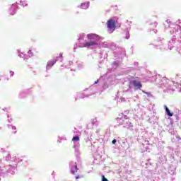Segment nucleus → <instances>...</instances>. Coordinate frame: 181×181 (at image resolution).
<instances>
[{
	"mask_svg": "<svg viewBox=\"0 0 181 181\" xmlns=\"http://www.w3.org/2000/svg\"><path fill=\"white\" fill-rule=\"evenodd\" d=\"M99 57L100 59H103V60H105V59L108 57V54L107 52L104 53V52H101L99 54Z\"/></svg>",
	"mask_w": 181,
	"mask_h": 181,
	"instance_id": "18",
	"label": "nucleus"
},
{
	"mask_svg": "<svg viewBox=\"0 0 181 181\" xmlns=\"http://www.w3.org/2000/svg\"><path fill=\"white\" fill-rule=\"evenodd\" d=\"M18 56H19V57H21L22 59H23L25 57V54L20 53V54H18Z\"/></svg>",
	"mask_w": 181,
	"mask_h": 181,
	"instance_id": "35",
	"label": "nucleus"
},
{
	"mask_svg": "<svg viewBox=\"0 0 181 181\" xmlns=\"http://www.w3.org/2000/svg\"><path fill=\"white\" fill-rule=\"evenodd\" d=\"M78 8H81V9H88L90 8V1L81 3V5L78 6Z\"/></svg>",
	"mask_w": 181,
	"mask_h": 181,
	"instance_id": "14",
	"label": "nucleus"
},
{
	"mask_svg": "<svg viewBox=\"0 0 181 181\" xmlns=\"http://www.w3.org/2000/svg\"><path fill=\"white\" fill-rule=\"evenodd\" d=\"M175 89L177 88L178 93H181V83L176 85Z\"/></svg>",
	"mask_w": 181,
	"mask_h": 181,
	"instance_id": "26",
	"label": "nucleus"
},
{
	"mask_svg": "<svg viewBox=\"0 0 181 181\" xmlns=\"http://www.w3.org/2000/svg\"><path fill=\"white\" fill-rule=\"evenodd\" d=\"M117 120L119 122L120 125H123L124 128H133L134 124L128 119V116L122 114L120 117H117Z\"/></svg>",
	"mask_w": 181,
	"mask_h": 181,
	"instance_id": "6",
	"label": "nucleus"
},
{
	"mask_svg": "<svg viewBox=\"0 0 181 181\" xmlns=\"http://www.w3.org/2000/svg\"><path fill=\"white\" fill-rule=\"evenodd\" d=\"M169 173L171 174L172 175H175V170H170Z\"/></svg>",
	"mask_w": 181,
	"mask_h": 181,
	"instance_id": "39",
	"label": "nucleus"
},
{
	"mask_svg": "<svg viewBox=\"0 0 181 181\" xmlns=\"http://www.w3.org/2000/svg\"><path fill=\"white\" fill-rule=\"evenodd\" d=\"M78 67H83V65L78 64Z\"/></svg>",
	"mask_w": 181,
	"mask_h": 181,
	"instance_id": "48",
	"label": "nucleus"
},
{
	"mask_svg": "<svg viewBox=\"0 0 181 181\" xmlns=\"http://www.w3.org/2000/svg\"><path fill=\"white\" fill-rule=\"evenodd\" d=\"M132 86L135 88L136 90H141V88H142V83H141V82L136 80H133L129 85L128 89H124V91L125 93H131V91H132Z\"/></svg>",
	"mask_w": 181,
	"mask_h": 181,
	"instance_id": "9",
	"label": "nucleus"
},
{
	"mask_svg": "<svg viewBox=\"0 0 181 181\" xmlns=\"http://www.w3.org/2000/svg\"><path fill=\"white\" fill-rule=\"evenodd\" d=\"M108 87L109 85L107 83H104L103 87L100 89L97 88V86H92L93 91H95L96 93H103V91H104V90H107Z\"/></svg>",
	"mask_w": 181,
	"mask_h": 181,
	"instance_id": "12",
	"label": "nucleus"
},
{
	"mask_svg": "<svg viewBox=\"0 0 181 181\" xmlns=\"http://www.w3.org/2000/svg\"><path fill=\"white\" fill-rule=\"evenodd\" d=\"M8 129H12L13 131V132L14 134H16V127L12 125V124H7Z\"/></svg>",
	"mask_w": 181,
	"mask_h": 181,
	"instance_id": "22",
	"label": "nucleus"
},
{
	"mask_svg": "<svg viewBox=\"0 0 181 181\" xmlns=\"http://www.w3.org/2000/svg\"><path fill=\"white\" fill-rule=\"evenodd\" d=\"M124 114H129V110H126V111L124 112Z\"/></svg>",
	"mask_w": 181,
	"mask_h": 181,
	"instance_id": "44",
	"label": "nucleus"
},
{
	"mask_svg": "<svg viewBox=\"0 0 181 181\" xmlns=\"http://www.w3.org/2000/svg\"><path fill=\"white\" fill-rule=\"evenodd\" d=\"M150 25H153V28H156V26H158V23L154 22V23H151Z\"/></svg>",
	"mask_w": 181,
	"mask_h": 181,
	"instance_id": "34",
	"label": "nucleus"
},
{
	"mask_svg": "<svg viewBox=\"0 0 181 181\" xmlns=\"http://www.w3.org/2000/svg\"><path fill=\"white\" fill-rule=\"evenodd\" d=\"M88 40L86 39V34L81 33L79 35L78 40L79 42V47H91V46H98L101 42V37L97 34L90 33L86 35Z\"/></svg>",
	"mask_w": 181,
	"mask_h": 181,
	"instance_id": "4",
	"label": "nucleus"
},
{
	"mask_svg": "<svg viewBox=\"0 0 181 181\" xmlns=\"http://www.w3.org/2000/svg\"><path fill=\"white\" fill-rule=\"evenodd\" d=\"M76 49H77V44H76V45H74V52H76Z\"/></svg>",
	"mask_w": 181,
	"mask_h": 181,
	"instance_id": "40",
	"label": "nucleus"
},
{
	"mask_svg": "<svg viewBox=\"0 0 181 181\" xmlns=\"http://www.w3.org/2000/svg\"><path fill=\"white\" fill-rule=\"evenodd\" d=\"M7 118H8V122H12V121H13V119L9 118V115H7Z\"/></svg>",
	"mask_w": 181,
	"mask_h": 181,
	"instance_id": "33",
	"label": "nucleus"
},
{
	"mask_svg": "<svg viewBox=\"0 0 181 181\" xmlns=\"http://www.w3.org/2000/svg\"><path fill=\"white\" fill-rule=\"evenodd\" d=\"M26 162V158L19 157L16 156L12 157L11 153L8 152L4 156L3 162H7L8 164L0 167V180L1 177H8V176H13L16 172V168H18V163L20 162ZM2 160L0 159V163Z\"/></svg>",
	"mask_w": 181,
	"mask_h": 181,
	"instance_id": "2",
	"label": "nucleus"
},
{
	"mask_svg": "<svg viewBox=\"0 0 181 181\" xmlns=\"http://www.w3.org/2000/svg\"><path fill=\"white\" fill-rule=\"evenodd\" d=\"M145 94H146L147 97L151 98L153 99V100H155V96L153 95H152L150 92H144Z\"/></svg>",
	"mask_w": 181,
	"mask_h": 181,
	"instance_id": "23",
	"label": "nucleus"
},
{
	"mask_svg": "<svg viewBox=\"0 0 181 181\" xmlns=\"http://www.w3.org/2000/svg\"><path fill=\"white\" fill-rule=\"evenodd\" d=\"M170 159H174V160H175V156H173V155H170Z\"/></svg>",
	"mask_w": 181,
	"mask_h": 181,
	"instance_id": "43",
	"label": "nucleus"
},
{
	"mask_svg": "<svg viewBox=\"0 0 181 181\" xmlns=\"http://www.w3.org/2000/svg\"><path fill=\"white\" fill-rule=\"evenodd\" d=\"M14 74H15V72L10 71V77H13Z\"/></svg>",
	"mask_w": 181,
	"mask_h": 181,
	"instance_id": "36",
	"label": "nucleus"
},
{
	"mask_svg": "<svg viewBox=\"0 0 181 181\" xmlns=\"http://www.w3.org/2000/svg\"><path fill=\"white\" fill-rule=\"evenodd\" d=\"M121 26V25H119L118 27L119 28Z\"/></svg>",
	"mask_w": 181,
	"mask_h": 181,
	"instance_id": "53",
	"label": "nucleus"
},
{
	"mask_svg": "<svg viewBox=\"0 0 181 181\" xmlns=\"http://www.w3.org/2000/svg\"><path fill=\"white\" fill-rule=\"evenodd\" d=\"M58 142H59V144H62V140H58Z\"/></svg>",
	"mask_w": 181,
	"mask_h": 181,
	"instance_id": "49",
	"label": "nucleus"
},
{
	"mask_svg": "<svg viewBox=\"0 0 181 181\" xmlns=\"http://www.w3.org/2000/svg\"><path fill=\"white\" fill-rule=\"evenodd\" d=\"M0 152H5V148H0Z\"/></svg>",
	"mask_w": 181,
	"mask_h": 181,
	"instance_id": "41",
	"label": "nucleus"
},
{
	"mask_svg": "<svg viewBox=\"0 0 181 181\" xmlns=\"http://www.w3.org/2000/svg\"><path fill=\"white\" fill-rule=\"evenodd\" d=\"M122 101H125V98H122Z\"/></svg>",
	"mask_w": 181,
	"mask_h": 181,
	"instance_id": "47",
	"label": "nucleus"
},
{
	"mask_svg": "<svg viewBox=\"0 0 181 181\" xmlns=\"http://www.w3.org/2000/svg\"><path fill=\"white\" fill-rule=\"evenodd\" d=\"M52 175H54V171H53Z\"/></svg>",
	"mask_w": 181,
	"mask_h": 181,
	"instance_id": "51",
	"label": "nucleus"
},
{
	"mask_svg": "<svg viewBox=\"0 0 181 181\" xmlns=\"http://www.w3.org/2000/svg\"><path fill=\"white\" fill-rule=\"evenodd\" d=\"M18 3H15L12 4L11 8L8 10V13L10 15H15V13H16V9H18Z\"/></svg>",
	"mask_w": 181,
	"mask_h": 181,
	"instance_id": "13",
	"label": "nucleus"
},
{
	"mask_svg": "<svg viewBox=\"0 0 181 181\" xmlns=\"http://www.w3.org/2000/svg\"><path fill=\"white\" fill-rule=\"evenodd\" d=\"M130 37H131V35H129V29L127 28L125 39H129Z\"/></svg>",
	"mask_w": 181,
	"mask_h": 181,
	"instance_id": "24",
	"label": "nucleus"
},
{
	"mask_svg": "<svg viewBox=\"0 0 181 181\" xmlns=\"http://www.w3.org/2000/svg\"><path fill=\"white\" fill-rule=\"evenodd\" d=\"M164 110H165V114L168 115V117H173V112H170V110H169V107H168L166 105H164Z\"/></svg>",
	"mask_w": 181,
	"mask_h": 181,
	"instance_id": "15",
	"label": "nucleus"
},
{
	"mask_svg": "<svg viewBox=\"0 0 181 181\" xmlns=\"http://www.w3.org/2000/svg\"><path fill=\"white\" fill-rule=\"evenodd\" d=\"M92 125H94L95 127H97L98 125V121H97V119H94L93 120Z\"/></svg>",
	"mask_w": 181,
	"mask_h": 181,
	"instance_id": "27",
	"label": "nucleus"
},
{
	"mask_svg": "<svg viewBox=\"0 0 181 181\" xmlns=\"http://www.w3.org/2000/svg\"><path fill=\"white\" fill-rule=\"evenodd\" d=\"M180 22H179V23H181V22H180V20H178Z\"/></svg>",
	"mask_w": 181,
	"mask_h": 181,
	"instance_id": "52",
	"label": "nucleus"
},
{
	"mask_svg": "<svg viewBox=\"0 0 181 181\" xmlns=\"http://www.w3.org/2000/svg\"><path fill=\"white\" fill-rule=\"evenodd\" d=\"M150 121H151V119H148V122H150Z\"/></svg>",
	"mask_w": 181,
	"mask_h": 181,
	"instance_id": "54",
	"label": "nucleus"
},
{
	"mask_svg": "<svg viewBox=\"0 0 181 181\" xmlns=\"http://www.w3.org/2000/svg\"><path fill=\"white\" fill-rule=\"evenodd\" d=\"M102 181H108V179L105 177L104 175H102Z\"/></svg>",
	"mask_w": 181,
	"mask_h": 181,
	"instance_id": "32",
	"label": "nucleus"
},
{
	"mask_svg": "<svg viewBox=\"0 0 181 181\" xmlns=\"http://www.w3.org/2000/svg\"><path fill=\"white\" fill-rule=\"evenodd\" d=\"M153 78L158 87L162 88L164 93L168 94H173L177 88L176 86L181 83L180 74H177L175 78H172L171 81L166 78V77H160L159 75L153 76Z\"/></svg>",
	"mask_w": 181,
	"mask_h": 181,
	"instance_id": "3",
	"label": "nucleus"
},
{
	"mask_svg": "<svg viewBox=\"0 0 181 181\" xmlns=\"http://www.w3.org/2000/svg\"><path fill=\"white\" fill-rule=\"evenodd\" d=\"M59 60H60V62H63V53H60L59 56L57 57L55 59H51L47 62L46 71H48V70H50V69H52V67H53Z\"/></svg>",
	"mask_w": 181,
	"mask_h": 181,
	"instance_id": "8",
	"label": "nucleus"
},
{
	"mask_svg": "<svg viewBox=\"0 0 181 181\" xmlns=\"http://www.w3.org/2000/svg\"><path fill=\"white\" fill-rule=\"evenodd\" d=\"M107 28L108 33H114L115 29H117V22L115 19L110 18L107 22Z\"/></svg>",
	"mask_w": 181,
	"mask_h": 181,
	"instance_id": "10",
	"label": "nucleus"
},
{
	"mask_svg": "<svg viewBox=\"0 0 181 181\" xmlns=\"http://www.w3.org/2000/svg\"><path fill=\"white\" fill-rule=\"evenodd\" d=\"M172 134H175V132H173Z\"/></svg>",
	"mask_w": 181,
	"mask_h": 181,
	"instance_id": "55",
	"label": "nucleus"
},
{
	"mask_svg": "<svg viewBox=\"0 0 181 181\" xmlns=\"http://www.w3.org/2000/svg\"><path fill=\"white\" fill-rule=\"evenodd\" d=\"M72 141L74 142V153L76 158H79L80 156V143L78 141H80V136H75L72 138Z\"/></svg>",
	"mask_w": 181,
	"mask_h": 181,
	"instance_id": "7",
	"label": "nucleus"
},
{
	"mask_svg": "<svg viewBox=\"0 0 181 181\" xmlns=\"http://www.w3.org/2000/svg\"><path fill=\"white\" fill-rule=\"evenodd\" d=\"M23 59H24V60L26 62L27 60L29 59V55L28 56L26 54H24V57Z\"/></svg>",
	"mask_w": 181,
	"mask_h": 181,
	"instance_id": "30",
	"label": "nucleus"
},
{
	"mask_svg": "<svg viewBox=\"0 0 181 181\" xmlns=\"http://www.w3.org/2000/svg\"><path fill=\"white\" fill-rule=\"evenodd\" d=\"M75 178L77 180V179H80V178H81V176H80V175H76V177H75Z\"/></svg>",
	"mask_w": 181,
	"mask_h": 181,
	"instance_id": "42",
	"label": "nucleus"
},
{
	"mask_svg": "<svg viewBox=\"0 0 181 181\" xmlns=\"http://www.w3.org/2000/svg\"><path fill=\"white\" fill-rule=\"evenodd\" d=\"M94 84H98V80L94 82Z\"/></svg>",
	"mask_w": 181,
	"mask_h": 181,
	"instance_id": "46",
	"label": "nucleus"
},
{
	"mask_svg": "<svg viewBox=\"0 0 181 181\" xmlns=\"http://www.w3.org/2000/svg\"><path fill=\"white\" fill-rule=\"evenodd\" d=\"M100 46H101L102 47H104L105 49H109L110 41L102 42V43L100 44Z\"/></svg>",
	"mask_w": 181,
	"mask_h": 181,
	"instance_id": "21",
	"label": "nucleus"
},
{
	"mask_svg": "<svg viewBox=\"0 0 181 181\" xmlns=\"http://www.w3.org/2000/svg\"><path fill=\"white\" fill-rule=\"evenodd\" d=\"M170 33L173 35V37L169 41L168 45L165 44V39L158 37L156 39L157 46H159L161 50H172L174 48L181 56V26L179 25H175Z\"/></svg>",
	"mask_w": 181,
	"mask_h": 181,
	"instance_id": "1",
	"label": "nucleus"
},
{
	"mask_svg": "<svg viewBox=\"0 0 181 181\" xmlns=\"http://www.w3.org/2000/svg\"><path fill=\"white\" fill-rule=\"evenodd\" d=\"M3 111H6V112H8L9 111V108L8 107H4L2 109Z\"/></svg>",
	"mask_w": 181,
	"mask_h": 181,
	"instance_id": "37",
	"label": "nucleus"
},
{
	"mask_svg": "<svg viewBox=\"0 0 181 181\" xmlns=\"http://www.w3.org/2000/svg\"><path fill=\"white\" fill-rule=\"evenodd\" d=\"M153 31V32H154V33H158V30H155V29H153V28H152V29H148V32H151V31Z\"/></svg>",
	"mask_w": 181,
	"mask_h": 181,
	"instance_id": "31",
	"label": "nucleus"
},
{
	"mask_svg": "<svg viewBox=\"0 0 181 181\" xmlns=\"http://www.w3.org/2000/svg\"><path fill=\"white\" fill-rule=\"evenodd\" d=\"M97 93L95 90H93L92 86L89 88L84 90L83 92L76 93V97H75V101H77V98H86V97H90L94 95Z\"/></svg>",
	"mask_w": 181,
	"mask_h": 181,
	"instance_id": "5",
	"label": "nucleus"
},
{
	"mask_svg": "<svg viewBox=\"0 0 181 181\" xmlns=\"http://www.w3.org/2000/svg\"><path fill=\"white\" fill-rule=\"evenodd\" d=\"M69 169L70 173H71V175H76V173H77V171L78 170V167H77V163L74 161H71L69 163Z\"/></svg>",
	"mask_w": 181,
	"mask_h": 181,
	"instance_id": "11",
	"label": "nucleus"
},
{
	"mask_svg": "<svg viewBox=\"0 0 181 181\" xmlns=\"http://www.w3.org/2000/svg\"><path fill=\"white\" fill-rule=\"evenodd\" d=\"M109 49L110 50H115L117 49V45L114 42H109Z\"/></svg>",
	"mask_w": 181,
	"mask_h": 181,
	"instance_id": "19",
	"label": "nucleus"
},
{
	"mask_svg": "<svg viewBox=\"0 0 181 181\" xmlns=\"http://www.w3.org/2000/svg\"><path fill=\"white\" fill-rule=\"evenodd\" d=\"M28 90H23L19 93L18 94V98L22 99V98H25L26 95H28Z\"/></svg>",
	"mask_w": 181,
	"mask_h": 181,
	"instance_id": "16",
	"label": "nucleus"
},
{
	"mask_svg": "<svg viewBox=\"0 0 181 181\" xmlns=\"http://www.w3.org/2000/svg\"><path fill=\"white\" fill-rule=\"evenodd\" d=\"M177 139H181L180 136H177Z\"/></svg>",
	"mask_w": 181,
	"mask_h": 181,
	"instance_id": "50",
	"label": "nucleus"
},
{
	"mask_svg": "<svg viewBox=\"0 0 181 181\" xmlns=\"http://www.w3.org/2000/svg\"><path fill=\"white\" fill-rule=\"evenodd\" d=\"M139 63L138 62H134V66H138Z\"/></svg>",
	"mask_w": 181,
	"mask_h": 181,
	"instance_id": "45",
	"label": "nucleus"
},
{
	"mask_svg": "<svg viewBox=\"0 0 181 181\" xmlns=\"http://www.w3.org/2000/svg\"><path fill=\"white\" fill-rule=\"evenodd\" d=\"M112 144L113 145H115L117 144V139H114L112 141Z\"/></svg>",
	"mask_w": 181,
	"mask_h": 181,
	"instance_id": "38",
	"label": "nucleus"
},
{
	"mask_svg": "<svg viewBox=\"0 0 181 181\" xmlns=\"http://www.w3.org/2000/svg\"><path fill=\"white\" fill-rule=\"evenodd\" d=\"M29 57H32L33 56V52H32V50H29L28 52Z\"/></svg>",
	"mask_w": 181,
	"mask_h": 181,
	"instance_id": "29",
	"label": "nucleus"
},
{
	"mask_svg": "<svg viewBox=\"0 0 181 181\" xmlns=\"http://www.w3.org/2000/svg\"><path fill=\"white\" fill-rule=\"evenodd\" d=\"M121 53H122V51H119L118 52H114L113 54L115 57H121V56H118V54H121Z\"/></svg>",
	"mask_w": 181,
	"mask_h": 181,
	"instance_id": "25",
	"label": "nucleus"
},
{
	"mask_svg": "<svg viewBox=\"0 0 181 181\" xmlns=\"http://www.w3.org/2000/svg\"><path fill=\"white\" fill-rule=\"evenodd\" d=\"M121 64V61L119 60H116L112 63V67L115 70L118 66Z\"/></svg>",
	"mask_w": 181,
	"mask_h": 181,
	"instance_id": "17",
	"label": "nucleus"
},
{
	"mask_svg": "<svg viewBox=\"0 0 181 181\" xmlns=\"http://www.w3.org/2000/svg\"><path fill=\"white\" fill-rule=\"evenodd\" d=\"M171 23H172V22L170 21V20L167 19L164 23V26H165V29H168V28H170Z\"/></svg>",
	"mask_w": 181,
	"mask_h": 181,
	"instance_id": "20",
	"label": "nucleus"
},
{
	"mask_svg": "<svg viewBox=\"0 0 181 181\" xmlns=\"http://www.w3.org/2000/svg\"><path fill=\"white\" fill-rule=\"evenodd\" d=\"M20 3H21V5L22 6H23V8H24V6H28V3H26V1H20Z\"/></svg>",
	"mask_w": 181,
	"mask_h": 181,
	"instance_id": "28",
	"label": "nucleus"
}]
</instances>
